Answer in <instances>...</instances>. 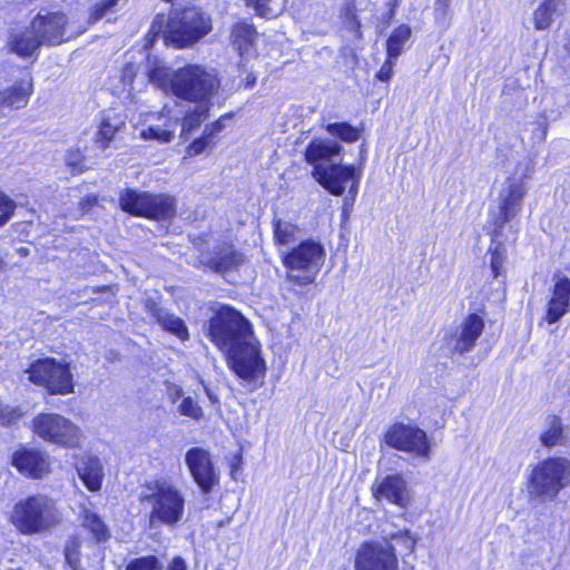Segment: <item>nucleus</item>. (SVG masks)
<instances>
[{"instance_id":"nucleus-43","label":"nucleus","mask_w":570,"mask_h":570,"mask_svg":"<svg viewBox=\"0 0 570 570\" xmlns=\"http://www.w3.org/2000/svg\"><path fill=\"white\" fill-rule=\"evenodd\" d=\"M213 144V140L203 132L202 137L195 139L187 147L186 153L189 156H196L204 153L206 149L210 148Z\"/></svg>"},{"instance_id":"nucleus-53","label":"nucleus","mask_w":570,"mask_h":570,"mask_svg":"<svg viewBox=\"0 0 570 570\" xmlns=\"http://www.w3.org/2000/svg\"><path fill=\"white\" fill-rule=\"evenodd\" d=\"M168 570H187V566L181 558H175L169 564Z\"/></svg>"},{"instance_id":"nucleus-35","label":"nucleus","mask_w":570,"mask_h":570,"mask_svg":"<svg viewBox=\"0 0 570 570\" xmlns=\"http://www.w3.org/2000/svg\"><path fill=\"white\" fill-rule=\"evenodd\" d=\"M82 527L92 533L97 542L106 540L109 537L106 524L95 512L85 510Z\"/></svg>"},{"instance_id":"nucleus-46","label":"nucleus","mask_w":570,"mask_h":570,"mask_svg":"<svg viewBox=\"0 0 570 570\" xmlns=\"http://www.w3.org/2000/svg\"><path fill=\"white\" fill-rule=\"evenodd\" d=\"M548 126L547 116L543 114L540 116L537 127L532 130V138L534 141L543 142L547 139Z\"/></svg>"},{"instance_id":"nucleus-51","label":"nucleus","mask_w":570,"mask_h":570,"mask_svg":"<svg viewBox=\"0 0 570 570\" xmlns=\"http://www.w3.org/2000/svg\"><path fill=\"white\" fill-rule=\"evenodd\" d=\"M16 419H18V414H16L13 410L9 409L8 406H4L0 402V423L2 425H8Z\"/></svg>"},{"instance_id":"nucleus-10","label":"nucleus","mask_w":570,"mask_h":570,"mask_svg":"<svg viewBox=\"0 0 570 570\" xmlns=\"http://www.w3.org/2000/svg\"><path fill=\"white\" fill-rule=\"evenodd\" d=\"M27 373L33 384L45 387L50 394L68 395L73 393V375L70 364L63 360L39 358L30 364Z\"/></svg>"},{"instance_id":"nucleus-20","label":"nucleus","mask_w":570,"mask_h":570,"mask_svg":"<svg viewBox=\"0 0 570 570\" xmlns=\"http://www.w3.org/2000/svg\"><path fill=\"white\" fill-rule=\"evenodd\" d=\"M372 492L376 500L384 499L403 509L409 507L412 499L406 481L400 474L387 475L376 481Z\"/></svg>"},{"instance_id":"nucleus-38","label":"nucleus","mask_w":570,"mask_h":570,"mask_svg":"<svg viewBox=\"0 0 570 570\" xmlns=\"http://www.w3.org/2000/svg\"><path fill=\"white\" fill-rule=\"evenodd\" d=\"M126 570H163V566L155 556H147L130 560Z\"/></svg>"},{"instance_id":"nucleus-30","label":"nucleus","mask_w":570,"mask_h":570,"mask_svg":"<svg viewBox=\"0 0 570 570\" xmlns=\"http://www.w3.org/2000/svg\"><path fill=\"white\" fill-rule=\"evenodd\" d=\"M256 38V31L252 24L238 22L232 30L233 46L239 55L247 52Z\"/></svg>"},{"instance_id":"nucleus-21","label":"nucleus","mask_w":570,"mask_h":570,"mask_svg":"<svg viewBox=\"0 0 570 570\" xmlns=\"http://www.w3.org/2000/svg\"><path fill=\"white\" fill-rule=\"evenodd\" d=\"M570 311V279L559 277L553 285L551 298L547 305L546 321L549 324L558 322Z\"/></svg>"},{"instance_id":"nucleus-9","label":"nucleus","mask_w":570,"mask_h":570,"mask_svg":"<svg viewBox=\"0 0 570 570\" xmlns=\"http://www.w3.org/2000/svg\"><path fill=\"white\" fill-rule=\"evenodd\" d=\"M119 205L124 212L157 220H167L176 214V200L168 195H154L127 188L120 193Z\"/></svg>"},{"instance_id":"nucleus-2","label":"nucleus","mask_w":570,"mask_h":570,"mask_svg":"<svg viewBox=\"0 0 570 570\" xmlns=\"http://www.w3.org/2000/svg\"><path fill=\"white\" fill-rule=\"evenodd\" d=\"M343 147L332 139H313L304 154L305 160L313 166L315 180L333 195H342L346 184L353 180L350 193L356 195L360 175L354 165H342L338 158Z\"/></svg>"},{"instance_id":"nucleus-36","label":"nucleus","mask_w":570,"mask_h":570,"mask_svg":"<svg viewBox=\"0 0 570 570\" xmlns=\"http://www.w3.org/2000/svg\"><path fill=\"white\" fill-rule=\"evenodd\" d=\"M540 440L543 445L549 448L562 443L563 428L561 420L558 416L550 417L549 429L541 434Z\"/></svg>"},{"instance_id":"nucleus-33","label":"nucleus","mask_w":570,"mask_h":570,"mask_svg":"<svg viewBox=\"0 0 570 570\" xmlns=\"http://www.w3.org/2000/svg\"><path fill=\"white\" fill-rule=\"evenodd\" d=\"M412 30L407 24L397 27L386 41V53L390 58H399L403 52L405 43L411 37Z\"/></svg>"},{"instance_id":"nucleus-39","label":"nucleus","mask_w":570,"mask_h":570,"mask_svg":"<svg viewBox=\"0 0 570 570\" xmlns=\"http://www.w3.org/2000/svg\"><path fill=\"white\" fill-rule=\"evenodd\" d=\"M178 411L181 415L188 416L194 420H199L200 417H203V409L191 396H186L183 399L181 403L178 406Z\"/></svg>"},{"instance_id":"nucleus-15","label":"nucleus","mask_w":570,"mask_h":570,"mask_svg":"<svg viewBox=\"0 0 570 570\" xmlns=\"http://www.w3.org/2000/svg\"><path fill=\"white\" fill-rule=\"evenodd\" d=\"M188 471L203 494H209L219 483V471L204 448H190L185 454Z\"/></svg>"},{"instance_id":"nucleus-16","label":"nucleus","mask_w":570,"mask_h":570,"mask_svg":"<svg viewBox=\"0 0 570 570\" xmlns=\"http://www.w3.org/2000/svg\"><path fill=\"white\" fill-rule=\"evenodd\" d=\"M355 570H399L395 547L387 541L364 543L357 551Z\"/></svg>"},{"instance_id":"nucleus-24","label":"nucleus","mask_w":570,"mask_h":570,"mask_svg":"<svg viewBox=\"0 0 570 570\" xmlns=\"http://www.w3.org/2000/svg\"><path fill=\"white\" fill-rule=\"evenodd\" d=\"M76 469L79 478L90 491H98L101 488L104 478V468L97 456H85L80 459Z\"/></svg>"},{"instance_id":"nucleus-40","label":"nucleus","mask_w":570,"mask_h":570,"mask_svg":"<svg viewBox=\"0 0 570 570\" xmlns=\"http://www.w3.org/2000/svg\"><path fill=\"white\" fill-rule=\"evenodd\" d=\"M65 556L67 562L75 570L80 566V541L77 537H72L68 541L65 550Z\"/></svg>"},{"instance_id":"nucleus-47","label":"nucleus","mask_w":570,"mask_h":570,"mask_svg":"<svg viewBox=\"0 0 570 570\" xmlns=\"http://www.w3.org/2000/svg\"><path fill=\"white\" fill-rule=\"evenodd\" d=\"M229 118L230 115L222 116L218 120L206 125L203 132L213 140L216 135L223 131L225 128V120Z\"/></svg>"},{"instance_id":"nucleus-50","label":"nucleus","mask_w":570,"mask_h":570,"mask_svg":"<svg viewBox=\"0 0 570 570\" xmlns=\"http://www.w3.org/2000/svg\"><path fill=\"white\" fill-rule=\"evenodd\" d=\"M396 58L387 57L386 61L382 65L380 70L376 73V78L381 81H389L393 75V68L395 65Z\"/></svg>"},{"instance_id":"nucleus-52","label":"nucleus","mask_w":570,"mask_h":570,"mask_svg":"<svg viewBox=\"0 0 570 570\" xmlns=\"http://www.w3.org/2000/svg\"><path fill=\"white\" fill-rule=\"evenodd\" d=\"M451 0H436L435 6L436 10L442 12V14L446 16L450 10Z\"/></svg>"},{"instance_id":"nucleus-55","label":"nucleus","mask_w":570,"mask_h":570,"mask_svg":"<svg viewBox=\"0 0 570 570\" xmlns=\"http://www.w3.org/2000/svg\"><path fill=\"white\" fill-rule=\"evenodd\" d=\"M6 262L0 257V273L6 268Z\"/></svg>"},{"instance_id":"nucleus-18","label":"nucleus","mask_w":570,"mask_h":570,"mask_svg":"<svg viewBox=\"0 0 570 570\" xmlns=\"http://www.w3.org/2000/svg\"><path fill=\"white\" fill-rule=\"evenodd\" d=\"M483 330V318L475 313L470 314L456 331L446 337V345L453 353L463 355L473 350Z\"/></svg>"},{"instance_id":"nucleus-8","label":"nucleus","mask_w":570,"mask_h":570,"mask_svg":"<svg viewBox=\"0 0 570 570\" xmlns=\"http://www.w3.org/2000/svg\"><path fill=\"white\" fill-rule=\"evenodd\" d=\"M253 334L250 323L236 309L224 306L209 320L207 336L223 352L242 343Z\"/></svg>"},{"instance_id":"nucleus-37","label":"nucleus","mask_w":570,"mask_h":570,"mask_svg":"<svg viewBox=\"0 0 570 570\" xmlns=\"http://www.w3.org/2000/svg\"><path fill=\"white\" fill-rule=\"evenodd\" d=\"M326 130L332 136H336L345 142H354L360 138V130L347 122L328 124Z\"/></svg>"},{"instance_id":"nucleus-31","label":"nucleus","mask_w":570,"mask_h":570,"mask_svg":"<svg viewBox=\"0 0 570 570\" xmlns=\"http://www.w3.org/2000/svg\"><path fill=\"white\" fill-rule=\"evenodd\" d=\"M299 227L291 222L275 219L273 224L274 240L278 246L294 244L299 237Z\"/></svg>"},{"instance_id":"nucleus-57","label":"nucleus","mask_w":570,"mask_h":570,"mask_svg":"<svg viewBox=\"0 0 570 570\" xmlns=\"http://www.w3.org/2000/svg\"><path fill=\"white\" fill-rule=\"evenodd\" d=\"M20 253L23 254V255H27L28 254V249L27 248H21Z\"/></svg>"},{"instance_id":"nucleus-13","label":"nucleus","mask_w":570,"mask_h":570,"mask_svg":"<svg viewBox=\"0 0 570 570\" xmlns=\"http://www.w3.org/2000/svg\"><path fill=\"white\" fill-rule=\"evenodd\" d=\"M383 438L392 449L413 454L425 462L431 458V443L428 435L415 425L394 423L386 430Z\"/></svg>"},{"instance_id":"nucleus-45","label":"nucleus","mask_w":570,"mask_h":570,"mask_svg":"<svg viewBox=\"0 0 570 570\" xmlns=\"http://www.w3.org/2000/svg\"><path fill=\"white\" fill-rule=\"evenodd\" d=\"M166 24H167L166 17L164 14H157L149 28L148 35H147L148 38L151 37L150 41H153L159 35H161V33L164 35Z\"/></svg>"},{"instance_id":"nucleus-41","label":"nucleus","mask_w":570,"mask_h":570,"mask_svg":"<svg viewBox=\"0 0 570 570\" xmlns=\"http://www.w3.org/2000/svg\"><path fill=\"white\" fill-rule=\"evenodd\" d=\"M115 8H112V0H100L95 3L89 11V22L95 23L106 17L109 12H111Z\"/></svg>"},{"instance_id":"nucleus-49","label":"nucleus","mask_w":570,"mask_h":570,"mask_svg":"<svg viewBox=\"0 0 570 570\" xmlns=\"http://www.w3.org/2000/svg\"><path fill=\"white\" fill-rule=\"evenodd\" d=\"M503 262H504V256L502 255L501 248L497 247L491 253V261H490L491 269H492L494 277H498L500 275L502 266H503Z\"/></svg>"},{"instance_id":"nucleus-1","label":"nucleus","mask_w":570,"mask_h":570,"mask_svg":"<svg viewBox=\"0 0 570 570\" xmlns=\"http://www.w3.org/2000/svg\"><path fill=\"white\" fill-rule=\"evenodd\" d=\"M148 78L161 90L195 102L210 101L219 87L217 77L200 66L173 70L156 58L148 59Z\"/></svg>"},{"instance_id":"nucleus-32","label":"nucleus","mask_w":570,"mask_h":570,"mask_svg":"<svg viewBox=\"0 0 570 570\" xmlns=\"http://www.w3.org/2000/svg\"><path fill=\"white\" fill-rule=\"evenodd\" d=\"M178 119H167L164 125H153L140 131L144 139H153L159 142H169L174 138Z\"/></svg>"},{"instance_id":"nucleus-17","label":"nucleus","mask_w":570,"mask_h":570,"mask_svg":"<svg viewBox=\"0 0 570 570\" xmlns=\"http://www.w3.org/2000/svg\"><path fill=\"white\" fill-rule=\"evenodd\" d=\"M31 23L43 46H57L69 40L66 37L68 17L61 11H40Z\"/></svg>"},{"instance_id":"nucleus-26","label":"nucleus","mask_w":570,"mask_h":570,"mask_svg":"<svg viewBox=\"0 0 570 570\" xmlns=\"http://www.w3.org/2000/svg\"><path fill=\"white\" fill-rule=\"evenodd\" d=\"M150 313L165 331L176 335L181 341L188 340V328L181 318L158 307L155 303L150 306Z\"/></svg>"},{"instance_id":"nucleus-12","label":"nucleus","mask_w":570,"mask_h":570,"mask_svg":"<svg viewBox=\"0 0 570 570\" xmlns=\"http://www.w3.org/2000/svg\"><path fill=\"white\" fill-rule=\"evenodd\" d=\"M230 368L245 381H256L266 374V362L259 342L250 334L242 343L226 352Z\"/></svg>"},{"instance_id":"nucleus-7","label":"nucleus","mask_w":570,"mask_h":570,"mask_svg":"<svg viewBox=\"0 0 570 570\" xmlns=\"http://www.w3.org/2000/svg\"><path fill=\"white\" fill-rule=\"evenodd\" d=\"M325 249L321 243L307 239L283 254L287 279L297 285H308L324 264Z\"/></svg>"},{"instance_id":"nucleus-6","label":"nucleus","mask_w":570,"mask_h":570,"mask_svg":"<svg viewBox=\"0 0 570 570\" xmlns=\"http://www.w3.org/2000/svg\"><path fill=\"white\" fill-rule=\"evenodd\" d=\"M570 487V460L553 456L540 461L528 479V492L539 501H552L559 492Z\"/></svg>"},{"instance_id":"nucleus-48","label":"nucleus","mask_w":570,"mask_h":570,"mask_svg":"<svg viewBox=\"0 0 570 570\" xmlns=\"http://www.w3.org/2000/svg\"><path fill=\"white\" fill-rule=\"evenodd\" d=\"M271 0H246L247 6H250L262 17L274 16V11L269 7Z\"/></svg>"},{"instance_id":"nucleus-11","label":"nucleus","mask_w":570,"mask_h":570,"mask_svg":"<svg viewBox=\"0 0 570 570\" xmlns=\"http://www.w3.org/2000/svg\"><path fill=\"white\" fill-rule=\"evenodd\" d=\"M32 431L46 442L70 449L78 448L82 438L81 429L58 413L36 415L32 420Z\"/></svg>"},{"instance_id":"nucleus-42","label":"nucleus","mask_w":570,"mask_h":570,"mask_svg":"<svg viewBox=\"0 0 570 570\" xmlns=\"http://www.w3.org/2000/svg\"><path fill=\"white\" fill-rule=\"evenodd\" d=\"M66 165L73 173H81L85 169L83 156L79 149H69L65 156Z\"/></svg>"},{"instance_id":"nucleus-3","label":"nucleus","mask_w":570,"mask_h":570,"mask_svg":"<svg viewBox=\"0 0 570 570\" xmlns=\"http://www.w3.org/2000/svg\"><path fill=\"white\" fill-rule=\"evenodd\" d=\"M141 500L150 507L149 528H176L183 522L186 499L183 491L168 479H157L146 484Z\"/></svg>"},{"instance_id":"nucleus-23","label":"nucleus","mask_w":570,"mask_h":570,"mask_svg":"<svg viewBox=\"0 0 570 570\" xmlns=\"http://www.w3.org/2000/svg\"><path fill=\"white\" fill-rule=\"evenodd\" d=\"M125 127L126 120L122 115L115 111H105L95 136L96 146L101 150H105L115 139L116 134L121 131Z\"/></svg>"},{"instance_id":"nucleus-56","label":"nucleus","mask_w":570,"mask_h":570,"mask_svg":"<svg viewBox=\"0 0 570 570\" xmlns=\"http://www.w3.org/2000/svg\"><path fill=\"white\" fill-rule=\"evenodd\" d=\"M206 394L212 401H216V397L212 394V392L208 389H206Z\"/></svg>"},{"instance_id":"nucleus-22","label":"nucleus","mask_w":570,"mask_h":570,"mask_svg":"<svg viewBox=\"0 0 570 570\" xmlns=\"http://www.w3.org/2000/svg\"><path fill=\"white\" fill-rule=\"evenodd\" d=\"M9 46L11 51L22 58H32L38 55L42 45L37 32L33 31L32 23L24 29L17 30L11 35Z\"/></svg>"},{"instance_id":"nucleus-58","label":"nucleus","mask_w":570,"mask_h":570,"mask_svg":"<svg viewBox=\"0 0 570 570\" xmlns=\"http://www.w3.org/2000/svg\"><path fill=\"white\" fill-rule=\"evenodd\" d=\"M176 395H177V396H180V395H181V391H180V390H177Z\"/></svg>"},{"instance_id":"nucleus-28","label":"nucleus","mask_w":570,"mask_h":570,"mask_svg":"<svg viewBox=\"0 0 570 570\" xmlns=\"http://www.w3.org/2000/svg\"><path fill=\"white\" fill-rule=\"evenodd\" d=\"M198 105L186 112L181 120V137L188 138V135L193 134L200 125L209 117V110L212 107L210 101L197 102Z\"/></svg>"},{"instance_id":"nucleus-34","label":"nucleus","mask_w":570,"mask_h":570,"mask_svg":"<svg viewBox=\"0 0 570 570\" xmlns=\"http://www.w3.org/2000/svg\"><path fill=\"white\" fill-rule=\"evenodd\" d=\"M386 541L395 547V551L397 550L399 547L400 552H404L405 554L412 553L416 546V538L412 535L411 531L407 529L393 532L384 537L381 542Z\"/></svg>"},{"instance_id":"nucleus-4","label":"nucleus","mask_w":570,"mask_h":570,"mask_svg":"<svg viewBox=\"0 0 570 570\" xmlns=\"http://www.w3.org/2000/svg\"><path fill=\"white\" fill-rule=\"evenodd\" d=\"M10 521L21 534H42L60 523L61 512L51 498L35 494L14 504Z\"/></svg>"},{"instance_id":"nucleus-19","label":"nucleus","mask_w":570,"mask_h":570,"mask_svg":"<svg viewBox=\"0 0 570 570\" xmlns=\"http://www.w3.org/2000/svg\"><path fill=\"white\" fill-rule=\"evenodd\" d=\"M12 465L21 473L32 479H41L49 472V455L40 450L21 446L11 459Z\"/></svg>"},{"instance_id":"nucleus-44","label":"nucleus","mask_w":570,"mask_h":570,"mask_svg":"<svg viewBox=\"0 0 570 570\" xmlns=\"http://www.w3.org/2000/svg\"><path fill=\"white\" fill-rule=\"evenodd\" d=\"M14 203L0 191V226H3L14 212Z\"/></svg>"},{"instance_id":"nucleus-29","label":"nucleus","mask_w":570,"mask_h":570,"mask_svg":"<svg viewBox=\"0 0 570 570\" xmlns=\"http://www.w3.org/2000/svg\"><path fill=\"white\" fill-rule=\"evenodd\" d=\"M245 262L244 255L233 247L220 249L212 258V267L217 272H226L238 268Z\"/></svg>"},{"instance_id":"nucleus-27","label":"nucleus","mask_w":570,"mask_h":570,"mask_svg":"<svg viewBox=\"0 0 570 570\" xmlns=\"http://www.w3.org/2000/svg\"><path fill=\"white\" fill-rule=\"evenodd\" d=\"M564 12L563 0H544L533 12V22L537 30H547L551 27L554 17Z\"/></svg>"},{"instance_id":"nucleus-25","label":"nucleus","mask_w":570,"mask_h":570,"mask_svg":"<svg viewBox=\"0 0 570 570\" xmlns=\"http://www.w3.org/2000/svg\"><path fill=\"white\" fill-rule=\"evenodd\" d=\"M32 92L31 80H22L0 91V109H20L24 107Z\"/></svg>"},{"instance_id":"nucleus-14","label":"nucleus","mask_w":570,"mask_h":570,"mask_svg":"<svg viewBox=\"0 0 570 570\" xmlns=\"http://www.w3.org/2000/svg\"><path fill=\"white\" fill-rule=\"evenodd\" d=\"M525 195L524 184L508 179L499 193V207L491 214V225L493 233L499 235L503 226L511 222L522 209V203Z\"/></svg>"},{"instance_id":"nucleus-5","label":"nucleus","mask_w":570,"mask_h":570,"mask_svg":"<svg viewBox=\"0 0 570 570\" xmlns=\"http://www.w3.org/2000/svg\"><path fill=\"white\" fill-rule=\"evenodd\" d=\"M212 30L210 18L195 6L174 8L167 19L164 40L175 48H187Z\"/></svg>"},{"instance_id":"nucleus-54","label":"nucleus","mask_w":570,"mask_h":570,"mask_svg":"<svg viewBox=\"0 0 570 570\" xmlns=\"http://www.w3.org/2000/svg\"><path fill=\"white\" fill-rule=\"evenodd\" d=\"M135 67L132 65H128L124 70V79L129 78L131 80V75L135 72Z\"/></svg>"}]
</instances>
